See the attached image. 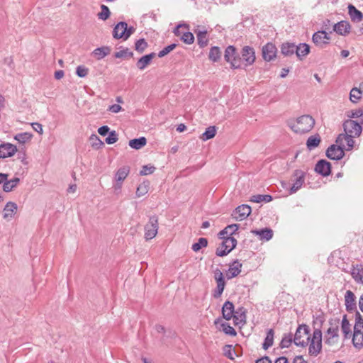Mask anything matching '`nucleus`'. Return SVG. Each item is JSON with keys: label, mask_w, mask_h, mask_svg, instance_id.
I'll list each match as a JSON object with an SVG mask.
<instances>
[{"label": "nucleus", "mask_w": 363, "mask_h": 363, "mask_svg": "<svg viewBox=\"0 0 363 363\" xmlns=\"http://www.w3.org/2000/svg\"><path fill=\"white\" fill-rule=\"evenodd\" d=\"M315 125L314 118L310 115H303L296 118L287 121V125L294 133L298 134H304L309 132Z\"/></svg>", "instance_id": "nucleus-1"}, {"label": "nucleus", "mask_w": 363, "mask_h": 363, "mask_svg": "<svg viewBox=\"0 0 363 363\" xmlns=\"http://www.w3.org/2000/svg\"><path fill=\"white\" fill-rule=\"evenodd\" d=\"M224 60L230 64L233 69L242 68V60L240 52H238L234 45H228L224 52Z\"/></svg>", "instance_id": "nucleus-2"}, {"label": "nucleus", "mask_w": 363, "mask_h": 363, "mask_svg": "<svg viewBox=\"0 0 363 363\" xmlns=\"http://www.w3.org/2000/svg\"><path fill=\"white\" fill-rule=\"evenodd\" d=\"M352 342L356 349L363 348V318L359 311L355 313V324Z\"/></svg>", "instance_id": "nucleus-3"}, {"label": "nucleus", "mask_w": 363, "mask_h": 363, "mask_svg": "<svg viewBox=\"0 0 363 363\" xmlns=\"http://www.w3.org/2000/svg\"><path fill=\"white\" fill-rule=\"evenodd\" d=\"M135 31L133 26H128L126 22L120 21L113 27V38L116 40H127Z\"/></svg>", "instance_id": "nucleus-4"}, {"label": "nucleus", "mask_w": 363, "mask_h": 363, "mask_svg": "<svg viewBox=\"0 0 363 363\" xmlns=\"http://www.w3.org/2000/svg\"><path fill=\"white\" fill-rule=\"evenodd\" d=\"M238 244L237 240L233 236H226L216 250L218 257H225L234 250Z\"/></svg>", "instance_id": "nucleus-5"}, {"label": "nucleus", "mask_w": 363, "mask_h": 363, "mask_svg": "<svg viewBox=\"0 0 363 363\" xmlns=\"http://www.w3.org/2000/svg\"><path fill=\"white\" fill-rule=\"evenodd\" d=\"M303 330V333L305 335H309L311 330L306 324H301L299 325L298 327L296 329V331L294 334V336L293 337L294 342L296 346H300L302 347H305L308 345L309 340L311 339V336L308 335L306 340H301L302 337L301 335V330Z\"/></svg>", "instance_id": "nucleus-6"}, {"label": "nucleus", "mask_w": 363, "mask_h": 363, "mask_svg": "<svg viewBox=\"0 0 363 363\" xmlns=\"http://www.w3.org/2000/svg\"><path fill=\"white\" fill-rule=\"evenodd\" d=\"M244 68L252 65L256 60L255 49L249 45H245L240 50Z\"/></svg>", "instance_id": "nucleus-7"}, {"label": "nucleus", "mask_w": 363, "mask_h": 363, "mask_svg": "<svg viewBox=\"0 0 363 363\" xmlns=\"http://www.w3.org/2000/svg\"><path fill=\"white\" fill-rule=\"evenodd\" d=\"M158 230V218L157 216L150 217L149 222L145 225V238L146 240L154 238Z\"/></svg>", "instance_id": "nucleus-8"}, {"label": "nucleus", "mask_w": 363, "mask_h": 363, "mask_svg": "<svg viewBox=\"0 0 363 363\" xmlns=\"http://www.w3.org/2000/svg\"><path fill=\"white\" fill-rule=\"evenodd\" d=\"M214 278L216 281L217 286L216 289H213L212 292V296L215 298H218L222 296V294L225 289L226 282L223 274L218 269H217L215 271Z\"/></svg>", "instance_id": "nucleus-9"}, {"label": "nucleus", "mask_w": 363, "mask_h": 363, "mask_svg": "<svg viewBox=\"0 0 363 363\" xmlns=\"http://www.w3.org/2000/svg\"><path fill=\"white\" fill-rule=\"evenodd\" d=\"M306 172L301 169H296L294 171L292 177L293 184L289 189V194H293L299 190L305 182Z\"/></svg>", "instance_id": "nucleus-10"}, {"label": "nucleus", "mask_w": 363, "mask_h": 363, "mask_svg": "<svg viewBox=\"0 0 363 363\" xmlns=\"http://www.w3.org/2000/svg\"><path fill=\"white\" fill-rule=\"evenodd\" d=\"M342 126L345 133L354 135V136H359L362 131V127L360 123L352 119L345 120Z\"/></svg>", "instance_id": "nucleus-11"}, {"label": "nucleus", "mask_w": 363, "mask_h": 363, "mask_svg": "<svg viewBox=\"0 0 363 363\" xmlns=\"http://www.w3.org/2000/svg\"><path fill=\"white\" fill-rule=\"evenodd\" d=\"M345 155L343 147L335 144L330 145L325 152L326 157L331 160H340L345 157Z\"/></svg>", "instance_id": "nucleus-12"}, {"label": "nucleus", "mask_w": 363, "mask_h": 363, "mask_svg": "<svg viewBox=\"0 0 363 363\" xmlns=\"http://www.w3.org/2000/svg\"><path fill=\"white\" fill-rule=\"evenodd\" d=\"M314 171L323 177H328L332 173V164L328 160L320 159L315 164Z\"/></svg>", "instance_id": "nucleus-13"}, {"label": "nucleus", "mask_w": 363, "mask_h": 363, "mask_svg": "<svg viewBox=\"0 0 363 363\" xmlns=\"http://www.w3.org/2000/svg\"><path fill=\"white\" fill-rule=\"evenodd\" d=\"M277 48L272 42L267 43L262 48V56L265 62H270L274 60L277 57Z\"/></svg>", "instance_id": "nucleus-14"}, {"label": "nucleus", "mask_w": 363, "mask_h": 363, "mask_svg": "<svg viewBox=\"0 0 363 363\" xmlns=\"http://www.w3.org/2000/svg\"><path fill=\"white\" fill-rule=\"evenodd\" d=\"M329 324L330 327L327 330L326 334L330 335L328 337H326L325 340V343L327 345H332L331 339L333 337H338V330H339V318H331L329 320Z\"/></svg>", "instance_id": "nucleus-15"}, {"label": "nucleus", "mask_w": 363, "mask_h": 363, "mask_svg": "<svg viewBox=\"0 0 363 363\" xmlns=\"http://www.w3.org/2000/svg\"><path fill=\"white\" fill-rule=\"evenodd\" d=\"M325 321V315L323 312H321L318 315H313V322L312 325L313 328V335L315 338H318L319 337H322V327Z\"/></svg>", "instance_id": "nucleus-16"}, {"label": "nucleus", "mask_w": 363, "mask_h": 363, "mask_svg": "<svg viewBox=\"0 0 363 363\" xmlns=\"http://www.w3.org/2000/svg\"><path fill=\"white\" fill-rule=\"evenodd\" d=\"M252 209L249 205L242 204L238 206L232 213L233 217L237 220L247 218L251 213Z\"/></svg>", "instance_id": "nucleus-17"}, {"label": "nucleus", "mask_w": 363, "mask_h": 363, "mask_svg": "<svg viewBox=\"0 0 363 363\" xmlns=\"http://www.w3.org/2000/svg\"><path fill=\"white\" fill-rule=\"evenodd\" d=\"M18 151L17 147L9 143L0 144V159L11 157Z\"/></svg>", "instance_id": "nucleus-18"}, {"label": "nucleus", "mask_w": 363, "mask_h": 363, "mask_svg": "<svg viewBox=\"0 0 363 363\" xmlns=\"http://www.w3.org/2000/svg\"><path fill=\"white\" fill-rule=\"evenodd\" d=\"M345 305L346 311L349 313L358 311L357 310L356 296L350 290H347L345 294Z\"/></svg>", "instance_id": "nucleus-19"}, {"label": "nucleus", "mask_w": 363, "mask_h": 363, "mask_svg": "<svg viewBox=\"0 0 363 363\" xmlns=\"http://www.w3.org/2000/svg\"><path fill=\"white\" fill-rule=\"evenodd\" d=\"M308 353L311 356L316 357L322 350V337L315 338L314 335L310 339Z\"/></svg>", "instance_id": "nucleus-20"}, {"label": "nucleus", "mask_w": 363, "mask_h": 363, "mask_svg": "<svg viewBox=\"0 0 363 363\" xmlns=\"http://www.w3.org/2000/svg\"><path fill=\"white\" fill-rule=\"evenodd\" d=\"M333 31L338 35L347 36L351 31V25L347 21H340L333 26Z\"/></svg>", "instance_id": "nucleus-21"}, {"label": "nucleus", "mask_w": 363, "mask_h": 363, "mask_svg": "<svg viewBox=\"0 0 363 363\" xmlns=\"http://www.w3.org/2000/svg\"><path fill=\"white\" fill-rule=\"evenodd\" d=\"M130 168L129 166H123L117 170L115 174V179L117 182L115 186V189H118L121 188L122 182L125 179V178L130 173Z\"/></svg>", "instance_id": "nucleus-22"}, {"label": "nucleus", "mask_w": 363, "mask_h": 363, "mask_svg": "<svg viewBox=\"0 0 363 363\" xmlns=\"http://www.w3.org/2000/svg\"><path fill=\"white\" fill-rule=\"evenodd\" d=\"M235 306L233 302L226 301L221 309L222 317L226 320H230L235 313Z\"/></svg>", "instance_id": "nucleus-23"}, {"label": "nucleus", "mask_w": 363, "mask_h": 363, "mask_svg": "<svg viewBox=\"0 0 363 363\" xmlns=\"http://www.w3.org/2000/svg\"><path fill=\"white\" fill-rule=\"evenodd\" d=\"M17 209L18 206L15 202H7L4 208L3 218L7 220H10L16 213Z\"/></svg>", "instance_id": "nucleus-24"}, {"label": "nucleus", "mask_w": 363, "mask_h": 363, "mask_svg": "<svg viewBox=\"0 0 363 363\" xmlns=\"http://www.w3.org/2000/svg\"><path fill=\"white\" fill-rule=\"evenodd\" d=\"M281 55L284 57H290L296 52V45L294 43L284 42L280 45Z\"/></svg>", "instance_id": "nucleus-25"}, {"label": "nucleus", "mask_w": 363, "mask_h": 363, "mask_svg": "<svg viewBox=\"0 0 363 363\" xmlns=\"http://www.w3.org/2000/svg\"><path fill=\"white\" fill-rule=\"evenodd\" d=\"M156 56L155 52H151L150 54L145 55L140 57L137 62L136 66L140 70H143L146 67H147L152 62V60Z\"/></svg>", "instance_id": "nucleus-26"}, {"label": "nucleus", "mask_w": 363, "mask_h": 363, "mask_svg": "<svg viewBox=\"0 0 363 363\" xmlns=\"http://www.w3.org/2000/svg\"><path fill=\"white\" fill-rule=\"evenodd\" d=\"M239 227L240 225L236 223L228 225L224 229L218 233V238L223 240L224 238H226L225 235L228 234V236H233V235H235L239 229Z\"/></svg>", "instance_id": "nucleus-27"}, {"label": "nucleus", "mask_w": 363, "mask_h": 363, "mask_svg": "<svg viewBox=\"0 0 363 363\" xmlns=\"http://www.w3.org/2000/svg\"><path fill=\"white\" fill-rule=\"evenodd\" d=\"M194 33L196 34L197 43L199 47L203 48L207 46L209 41L207 30H200L197 28L194 30Z\"/></svg>", "instance_id": "nucleus-28"}, {"label": "nucleus", "mask_w": 363, "mask_h": 363, "mask_svg": "<svg viewBox=\"0 0 363 363\" xmlns=\"http://www.w3.org/2000/svg\"><path fill=\"white\" fill-rule=\"evenodd\" d=\"M311 47L308 44L303 43L296 45V55L299 60H303L309 53Z\"/></svg>", "instance_id": "nucleus-29"}, {"label": "nucleus", "mask_w": 363, "mask_h": 363, "mask_svg": "<svg viewBox=\"0 0 363 363\" xmlns=\"http://www.w3.org/2000/svg\"><path fill=\"white\" fill-rule=\"evenodd\" d=\"M348 14L352 22H360L363 20V13L358 10L354 5H348Z\"/></svg>", "instance_id": "nucleus-30"}, {"label": "nucleus", "mask_w": 363, "mask_h": 363, "mask_svg": "<svg viewBox=\"0 0 363 363\" xmlns=\"http://www.w3.org/2000/svg\"><path fill=\"white\" fill-rule=\"evenodd\" d=\"M232 318L235 325H244L246 323V313L244 308H239Z\"/></svg>", "instance_id": "nucleus-31"}, {"label": "nucleus", "mask_w": 363, "mask_h": 363, "mask_svg": "<svg viewBox=\"0 0 363 363\" xmlns=\"http://www.w3.org/2000/svg\"><path fill=\"white\" fill-rule=\"evenodd\" d=\"M251 233L260 236L261 240H265L267 241L269 240L273 237L272 230L268 228H264L259 230H252Z\"/></svg>", "instance_id": "nucleus-32"}, {"label": "nucleus", "mask_w": 363, "mask_h": 363, "mask_svg": "<svg viewBox=\"0 0 363 363\" xmlns=\"http://www.w3.org/2000/svg\"><path fill=\"white\" fill-rule=\"evenodd\" d=\"M352 267L353 269L351 272L352 278L356 282L363 284V265L356 264V266Z\"/></svg>", "instance_id": "nucleus-33"}, {"label": "nucleus", "mask_w": 363, "mask_h": 363, "mask_svg": "<svg viewBox=\"0 0 363 363\" xmlns=\"http://www.w3.org/2000/svg\"><path fill=\"white\" fill-rule=\"evenodd\" d=\"M323 32L321 30L317 31L313 33L312 36L313 43L320 48H324L327 45L329 44L328 41H325L322 38Z\"/></svg>", "instance_id": "nucleus-34"}, {"label": "nucleus", "mask_w": 363, "mask_h": 363, "mask_svg": "<svg viewBox=\"0 0 363 363\" xmlns=\"http://www.w3.org/2000/svg\"><path fill=\"white\" fill-rule=\"evenodd\" d=\"M321 142V138L319 134H315L310 136L306 141V147L309 150H312L318 147Z\"/></svg>", "instance_id": "nucleus-35"}, {"label": "nucleus", "mask_w": 363, "mask_h": 363, "mask_svg": "<svg viewBox=\"0 0 363 363\" xmlns=\"http://www.w3.org/2000/svg\"><path fill=\"white\" fill-rule=\"evenodd\" d=\"M147 144V139L145 137H140L129 140V146L134 150H140Z\"/></svg>", "instance_id": "nucleus-36"}, {"label": "nucleus", "mask_w": 363, "mask_h": 363, "mask_svg": "<svg viewBox=\"0 0 363 363\" xmlns=\"http://www.w3.org/2000/svg\"><path fill=\"white\" fill-rule=\"evenodd\" d=\"M19 183L20 179L18 177H14L10 180L7 178L4 185H3V191L6 193L11 192Z\"/></svg>", "instance_id": "nucleus-37"}, {"label": "nucleus", "mask_w": 363, "mask_h": 363, "mask_svg": "<svg viewBox=\"0 0 363 363\" xmlns=\"http://www.w3.org/2000/svg\"><path fill=\"white\" fill-rule=\"evenodd\" d=\"M111 48L108 46H103L101 48H96L93 52L92 55L97 59V60H101L104 57H105L106 55H108L111 52Z\"/></svg>", "instance_id": "nucleus-38"}, {"label": "nucleus", "mask_w": 363, "mask_h": 363, "mask_svg": "<svg viewBox=\"0 0 363 363\" xmlns=\"http://www.w3.org/2000/svg\"><path fill=\"white\" fill-rule=\"evenodd\" d=\"M222 55V52L218 46H213L208 53V59L213 62H218Z\"/></svg>", "instance_id": "nucleus-39"}, {"label": "nucleus", "mask_w": 363, "mask_h": 363, "mask_svg": "<svg viewBox=\"0 0 363 363\" xmlns=\"http://www.w3.org/2000/svg\"><path fill=\"white\" fill-rule=\"evenodd\" d=\"M341 329L344 335L345 339H347L351 335V329L350 324L349 320H347V315H344L342 323H341Z\"/></svg>", "instance_id": "nucleus-40"}, {"label": "nucleus", "mask_w": 363, "mask_h": 363, "mask_svg": "<svg viewBox=\"0 0 363 363\" xmlns=\"http://www.w3.org/2000/svg\"><path fill=\"white\" fill-rule=\"evenodd\" d=\"M217 131V127L215 125H211L206 128L204 133L201 135L200 138L206 141L208 140L212 139L215 137Z\"/></svg>", "instance_id": "nucleus-41"}, {"label": "nucleus", "mask_w": 363, "mask_h": 363, "mask_svg": "<svg viewBox=\"0 0 363 363\" xmlns=\"http://www.w3.org/2000/svg\"><path fill=\"white\" fill-rule=\"evenodd\" d=\"M274 331L272 328H270L267 332V335L264 338V342L262 344V348L264 350H267L274 343Z\"/></svg>", "instance_id": "nucleus-42"}, {"label": "nucleus", "mask_w": 363, "mask_h": 363, "mask_svg": "<svg viewBox=\"0 0 363 363\" xmlns=\"http://www.w3.org/2000/svg\"><path fill=\"white\" fill-rule=\"evenodd\" d=\"M273 200V196L269 194H256L253 195L250 201L255 202V203H260V202H265L268 203Z\"/></svg>", "instance_id": "nucleus-43"}, {"label": "nucleus", "mask_w": 363, "mask_h": 363, "mask_svg": "<svg viewBox=\"0 0 363 363\" xmlns=\"http://www.w3.org/2000/svg\"><path fill=\"white\" fill-rule=\"evenodd\" d=\"M33 135L29 132L20 133L14 135V140H17L19 143L23 144L27 141L32 139Z\"/></svg>", "instance_id": "nucleus-44"}, {"label": "nucleus", "mask_w": 363, "mask_h": 363, "mask_svg": "<svg viewBox=\"0 0 363 363\" xmlns=\"http://www.w3.org/2000/svg\"><path fill=\"white\" fill-rule=\"evenodd\" d=\"M149 186H150L149 181H145L143 183H141L140 184H139V186L137 187L136 192H135L136 196L140 197V196L145 195L148 192Z\"/></svg>", "instance_id": "nucleus-45"}, {"label": "nucleus", "mask_w": 363, "mask_h": 363, "mask_svg": "<svg viewBox=\"0 0 363 363\" xmlns=\"http://www.w3.org/2000/svg\"><path fill=\"white\" fill-rule=\"evenodd\" d=\"M101 11L97 13V17L99 19L102 21H106L111 16V11L109 8L104 4H101L100 6Z\"/></svg>", "instance_id": "nucleus-46"}, {"label": "nucleus", "mask_w": 363, "mask_h": 363, "mask_svg": "<svg viewBox=\"0 0 363 363\" xmlns=\"http://www.w3.org/2000/svg\"><path fill=\"white\" fill-rule=\"evenodd\" d=\"M292 342H294L293 334L291 333H285L281 340L279 347L281 348H289Z\"/></svg>", "instance_id": "nucleus-47"}, {"label": "nucleus", "mask_w": 363, "mask_h": 363, "mask_svg": "<svg viewBox=\"0 0 363 363\" xmlns=\"http://www.w3.org/2000/svg\"><path fill=\"white\" fill-rule=\"evenodd\" d=\"M208 241L206 238H200L198 241L194 243L191 246V249L194 252H197L203 247L208 246Z\"/></svg>", "instance_id": "nucleus-48"}, {"label": "nucleus", "mask_w": 363, "mask_h": 363, "mask_svg": "<svg viewBox=\"0 0 363 363\" xmlns=\"http://www.w3.org/2000/svg\"><path fill=\"white\" fill-rule=\"evenodd\" d=\"M242 264L238 259H234L230 264L228 271L238 276L241 272Z\"/></svg>", "instance_id": "nucleus-49"}, {"label": "nucleus", "mask_w": 363, "mask_h": 363, "mask_svg": "<svg viewBox=\"0 0 363 363\" xmlns=\"http://www.w3.org/2000/svg\"><path fill=\"white\" fill-rule=\"evenodd\" d=\"M113 57L116 58L133 57V52L130 51L128 48H125L118 52H116L113 55Z\"/></svg>", "instance_id": "nucleus-50"}, {"label": "nucleus", "mask_w": 363, "mask_h": 363, "mask_svg": "<svg viewBox=\"0 0 363 363\" xmlns=\"http://www.w3.org/2000/svg\"><path fill=\"white\" fill-rule=\"evenodd\" d=\"M147 46L148 44L144 38H140L135 43V50L140 53L143 52Z\"/></svg>", "instance_id": "nucleus-51"}, {"label": "nucleus", "mask_w": 363, "mask_h": 363, "mask_svg": "<svg viewBox=\"0 0 363 363\" xmlns=\"http://www.w3.org/2000/svg\"><path fill=\"white\" fill-rule=\"evenodd\" d=\"M220 327L222 328V330L224 332L225 334L233 337L237 335L236 330L232 326H230L228 323H222L220 324Z\"/></svg>", "instance_id": "nucleus-52"}, {"label": "nucleus", "mask_w": 363, "mask_h": 363, "mask_svg": "<svg viewBox=\"0 0 363 363\" xmlns=\"http://www.w3.org/2000/svg\"><path fill=\"white\" fill-rule=\"evenodd\" d=\"M181 40L188 45H191L194 42V36L192 33L185 31L182 33L180 38Z\"/></svg>", "instance_id": "nucleus-53"}, {"label": "nucleus", "mask_w": 363, "mask_h": 363, "mask_svg": "<svg viewBox=\"0 0 363 363\" xmlns=\"http://www.w3.org/2000/svg\"><path fill=\"white\" fill-rule=\"evenodd\" d=\"M362 98V94L359 89L354 87L350 93V99L352 103H357Z\"/></svg>", "instance_id": "nucleus-54"}, {"label": "nucleus", "mask_w": 363, "mask_h": 363, "mask_svg": "<svg viewBox=\"0 0 363 363\" xmlns=\"http://www.w3.org/2000/svg\"><path fill=\"white\" fill-rule=\"evenodd\" d=\"M89 139L93 141L91 146L96 150L101 149L104 146V142L95 134H92Z\"/></svg>", "instance_id": "nucleus-55"}, {"label": "nucleus", "mask_w": 363, "mask_h": 363, "mask_svg": "<svg viewBox=\"0 0 363 363\" xmlns=\"http://www.w3.org/2000/svg\"><path fill=\"white\" fill-rule=\"evenodd\" d=\"M177 46V44L176 43H172L166 47H164L162 50H160L158 54H157V56L160 58L166 56L167 55H168L170 52H172L174 49L176 48V47Z\"/></svg>", "instance_id": "nucleus-56"}, {"label": "nucleus", "mask_w": 363, "mask_h": 363, "mask_svg": "<svg viewBox=\"0 0 363 363\" xmlns=\"http://www.w3.org/2000/svg\"><path fill=\"white\" fill-rule=\"evenodd\" d=\"M223 352L225 357L231 360L234 359L233 354L236 353L235 350L232 347V345H226L223 347Z\"/></svg>", "instance_id": "nucleus-57"}, {"label": "nucleus", "mask_w": 363, "mask_h": 363, "mask_svg": "<svg viewBox=\"0 0 363 363\" xmlns=\"http://www.w3.org/2000/svg\"><path fill=\"white\" fill-rule=\"evenodd\" d=\"M355 136H354V135H349L347 133H346V138L345 139V140H346V143H347V147H345V150L346 151H350L353 149L354 146V140L353 139V138H354Z\"/></svg>", "instance_id": "nucleus-58"}, {"label": "nucleus", "mask_w": 363, "mask_h": 363, "mask_svg": "<svg viewBox=\"0 0 363 363\" xmlns=\"http://www.w3.org/2000/svg\"><path fill=\"white\" fill-rule=\"evenodd\" d=\"M118 140V134L115 130H111V132L108 134V137L105 139V142L111 145L116 143Z\"/></svg>", "instance_id": "nucleus-59"}, {"label": "nucleus", "mask_w": 363, "mask_h": 363, "mask_svg": "<svg viewBox=\"0 0 363 363\" xmlns=\"http://www.w3.org/2000/svg\"><path fill=\"white\" fill-rule=\"evenodd\" d=\"M89 73V69L84 65H79L76 68V74L81 78L85 77Z\"/></svg>", "instance_id": "nucleus-60"}, {"label": "nucleus", "mask_w": 363, "mask_h": 363, "mask_svg": "<svg viewBox=\"0 0 363 363\" xmlns=\"http://www.w3.org/2000/svg\"><path fill=\"white\" fill-rule=\"evenodd\" d=\"M182 28H185L186 29L189 30V26L188 24H186V23H179V24H178L174 28V29L173 30V33H174V35H176L177 37H180L181 38V35L184 33V32H182L181 30Z\"/></svg>", "instance_id": "nucleus-61"}, {"label": "nucleus", "mask_w": 363, "mask_h": 363, "mask_svg": "<svg viewBox=\"0 0 363 363\" xmlns=\"http://www.w3.org/2000/svg\"><path fill=\"white\" fill-rule=\"evenodd\" d=\"M348 119L359 118L362 116V111L360 110L354 109L349 111L346 113Z\"/></svg>", "instance_id": "nucleus-62"}, {"label": "nucleus", "mask_w": 363, "mask_h": 363, "mask_svg": "<svg viewBox=\"0 0 363 363\" xmlns=\"http://www.w3.org/2000/svg\"><path fill=\"white\" fill-rule=\"evenodd\" d=\"M156 168L152 165H144L140 172V175H147L152 174Z\"/></svg>", "instance_id": "nucleus-63"}, {"label": "nucleus", "mask_w": 363, "mask_h": 363, "mask_svg": "<svg viewBox=\"0 0 363 363\" xmlns=\"http://www.w3.org/2000/svg\"><path fill=\"white\" fill-rule=\"evenodd\" d=\"M346 138V133H340L337 135L335 140L336 145H341L343 149H345V145L343 144V140Z\"/></svg>", "instance_id": "nucleus-64"}]
</instances>
